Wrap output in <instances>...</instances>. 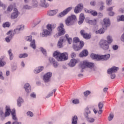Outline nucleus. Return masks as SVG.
<instances>
[{"label": "nucleus", "instance_id": "nucleus-1", "mask_svg": "<svg viewBox=\"0 0 124 124\" xmlns=\"http://www.w3.org/2000/svg\"><path fill=\"white\" fill-rule=\"evenodd\" d=\"M90 57L92 60L94 61H107L110 58V54L98 55L94 53H92Z\"/></svg>", "mask_w": 124, "mask_h": 124}, {"label": "nucleus", "instance_id": "nucleus-2", "mask_svg": "<svg viewBox=\"0 0 124 124\" xmlns=\"http://www.w3.org/2000/svg\"><path fill=\"white\" fill-rule=\"evenodd\" d=\"M93 68L94 64L92 62H81L79 65V68L81 72H84L85 68Z\"/></svg>", "mask_w": 124, "mask_h": 124}, {"label": "nucleus", "instance_id": "nucleus-3", "mask_svg": "<svg viewBox=\"0 0 124 124\" xmlns=\"http://www.w3.org/2000/svg\"><path fill=\"white\" fill-rule=\"evenodd\" d=\"M99 45L103 50H106L109 49V44L106 40H101L99 43Z\"/></svg>", "mask_w": 124, "mask_h": 124}, {"label": "nucleus", "instance_id": "nucleus-4", "mask_svg": "<svg viewBox=\"0 0 124 124\" xmlns=\"http://www.w3.org/2000/svg\"><path fill=\"white\" fill-rule=\"evenodd\" d=\"M76 20V16L75 15H72L68 17L65 20V23L67 26H71L75 22Z\"/></svg>", "mask_w": 124, "mask_h": 124}, {"label": "nucleus", "instance_id": "nucleus-5", "mask_svg": "<svg viewBox=\"0 0 124 124\" xmlns=\"http://www.w3.org/2000/svg\"><path fill=\"white\" fill-rule=\"evenodd\" d=\"M84 44V42L82 41H81L79 44H73V49L75 51H79V50H81V49L83 48Z\"/></svg>", "mask_w": 124, "mask_h": 124}, {"label": "nucleus", "instance_id": "nucleus-6", "mask_svg": "<svg viewBox=\"0 0 124 124\" xmlns=\"http://www.w3.org/2000/svg\"><path fill=\"white\" fill-rule=\"evenodd\" d=\"M63 24L61 23L60 24V26L58 27V36H61L62 35H63L65 33V30H64V28H63Z\"/></svg>", "mask_w": 124, "mask_h": 124}, {"label": "nucleus", "instance_id": "nucleus-7", "mask_svg": "<svg viewBox=\"0 0 124 124\" xmlns=\"http://www.w3.org/2000/svg\"><path fill=\"white\" fill-rule=\"evenodd\" d=\"M68 60V54L67 52H63L61 53L59 56V62H63L64 61H67Z\"/></svg>", "mask_w": 124, "mask_h": 124}, {"label": "nucleus", "instance_id": "nucleus-8", "mask_svg": "<svg viewBox=\"0 0 124 124\" xmlns=\"http://www.w3.org/2000/svg\"><path fill=\"white\" fill-rule=\"evenodd\" d=\"M80 33L85 39H90L92 37V35L86 32V31L84 30H81Z\"/></svg>", "mask_w": 124, "mask_h": 124}, {"label": "nucleus", "instance_id": "nucleus-9", "mask_svg": "<svg viewBox=\"0 0 124 124\" xmlns=\"http://www.w3.org/2000/svg\"><path fill=\"white\" fill-rule=\"evenodd\" d=\"M19 14L20 13H19L18 10L16 8H15L13 13L11 15V19H13V20L16 19V18H18Z\"/></svg>", "mask_w": 124, "mask_h": 124}, {"label": "nucleus", "instance_id": "nucleus-10", "mask_svg": "<svg viewBox=\"0 0 124 124\" xmlns=\"http://www.w3.org/2000/svg\"><path fill=\"white\" fill-rule=\"evenodd\" d=\"M72 9V7H70L66 9L63 12H61L60 14H59L58 17L60 18H62V17H63V16H65L67 13L69 12Z\"/></svg>", "mask_w": 124, "mask_h": 124}, {"label": "nucleus", "instance_id": "nucleus-11", "mask_svg": "<svg viewBox=\"0 0 124 124\" xmlns=\"http://www.w3.org/2000/svg\"><path fill=\"white\" fill-rule=\"evenodd\" d=\"M7 34L9 35L5 38L6 42H10V40L12 39V37L14 36V32L13 31H10L7 33Z\"/></svg>", "mask_w": 124, "mask_h": 124}, {"label": "nucleus", "instance_id": "nucleus-12", "mask_svg": "<svg viewBox=\"0 0 124 124\" xmlns=\"http://www.w3.org/2000/svg\"><path fill=\"white\" fill-rule=\"evenodd\" d=\"M119 70V67L116 66H113L111 68L108 69V74H112V73H116Z\"/></svg>", "mask_w": 124, "mask_h": 124}, {"label": "nucleus", "instance_id": "nucleus-13", "mask_svg": "<svg viewBox=\"0 0 124 124\" xmlns=\"http://www.w3.org/2000/svg\"><path fill=\"white\" fill-rule=\"evenodd\" d=\"M51 77H52V73L48 72L44 76V78H43L44 82H45L46 83L49 82V81L50 80V78H51Z\"/></svg>", "mask_w": 124, "mask_h": 124}, {"label": "nucleus", "instance_id": "nucleus-14", "mask_svg": "<svg viewBox=\"0 0 124 124\" xmlns=\"http://www.w3.org/2000/svg\"><path fill=\"white\" fill-rule=\"evenodd\" d=\"M103 28L106 29L108 27H109L110 25V19L109 18H105L103 19Z\"/></svg>", "mask_w": 124, "mask_h": 124}, {"label": "nucleus", "instance_id": "nucleus-15", "mask_svg": "<svg viewBox=\"0 0 124 124\" xmlns=\"http://www.w3.org/2000/svg\"><path fill=\"white\" fill-rule=\"evenodd\" d=\"M83 7V4L80 3L78 4L75 8L74 10L75 13H79L81 10H82V8Z\"/></svg>", "mask_w": 124, "mask_h": 124}, {"label": "nucleus", "instance_id": "nucleus-16", "mask_svg": "<svg viewBox=\"0 0 124 124\" xmlns=\"http://www.w3.org/2000/svg\"><path fill=\"white\" fill-rule=\"evenodd\" d=\"M52 32L48 30H44L42 33H41L40 35L42 37H45V36H47V35H50Z\"/></svg>", "mask_w": 124, "mask_h": 124}, {"label": "nucleus", "instance_id": "nucleus-17", "mask_svg": "<svg viewBox=\"0 0 124 124\" xmlns=\"http://www.w3.org/2000/svg\"><path fill=\"white\" fill-rule=\"evenodd\" d=\"M79 21L78 22L79 25L83 24L84 20H85V15L83 14H80L79 18Z\"/></svg>", "mask_w": 124, "mask_h": 124}, {"label": "nucleus", "instance_id": "nucleus-18", "mask_svg": "<svg viewBox=\"0 0 124 124\" xmlns=\"http://www.w3.org/2000/svg\"><path fill=\"white\" fill-rule=\"evenodd\" d=\"M88 55H89V52L87 49H84L79 54V57L83 58V57H87Z\"/></svg>", "mask_w": 124, "mask_h": 124}, {"label": "nucleus", "instance_id": "nucleus-19", "mask_svg": "<svg viewBox=\"0 0 124 124\" xmlns=\"http://www.w3.org/2000/svg\"><path fill=\"white\" fill-rule=\"evenodd\" d=\"M61 52L58 51H55L53 54V57L56 58V59L58 62H59L60 61L59 58H60V56H61Z\"/></svg>", "mask_w": 124, "mask_h": 124}, {"label": "nucleus", "instance_id": "nucleus-20", "mask_svg": "<svg viewBox=\"0 0 124 124\" xmlns=\"http://www.w3.org/2000/svg\"><path fill=\"white\" fill-rule=\"evenodd\" d=\"M85 12L91 14L93 16H96L97 15V12L92 10L85 9Z\"/></svg>", "mask_w": 124, "mask_h": 124}, {"label": "nucleus", "instance_id": "nucleus-21", "mask_svg": "<svg viewBox=\"0 0 124 124\" xmlns=\"http://www.w3.org/2000/svg\"><path fill=\"white\" fill-rule=\"evenodd\" d=\"M40 4L43 7L46 8L49 6V4L46 3V0H41Z\"/></svg>", "mask_w": 124, "mask_h": 124}, {"label": "nucleus", "instance_id": "nucleus-22", "mask_svg": "<svg viewBox=\"0 0 124 124\" xmlns=\"http://www.w3.org/2000/svg\"><path fill=\"white\" fill-rule=\"evenodd\" d=\"M24 30V25H21L18 28L14 30L15 33H20V31H23Z\"/></svg>", "mask_w": 124, "mask_h": 124}, {"label": "nucleus", "instance_id": "nucleus-23", "mask_svg": "<svg viewBox=\"0 0 124 124\" xmlns=\"http://www.w3.org/2000/svg\"><path fill=\"white\" fill-rule=\"evenodd\" d=\"M104 28V27H103L98 31H93L95 32V33H96V34H98V33L100 34H102V33H103L105 31Z\"/></svg>", "mask_w": 124, "mask_h": 124}, {"label": "nucleus", "instance_id": "nucleus-24", "mask_svg": "<svg viewBox=\"0 0 124 124\" xmlns=\"http://www.w3.org/2000/svg\"><path fill=\"white\" fill-rule=\"evenodd\" d=\"M24 88H25V91H26V92H27V93L31 92V85H30V84H29L28 83H26L24 85Z\"/></svg>", "mask_w": 124, "mask_h": 124}, {"label": "nucleus", "instance_id": "nucleus-25", "mask_svg": "<svg viewBox=\"0 0 124 124\" xmlns=\"http://www.w3.org/2000/svg\"><path fill=\"white\" fill-rule=\"evenodd\" d=\"M10 112H11V110H10V108L9 107L6 106V112H5V117L9 116V115H10Z\"/></svg>", "mask_w": 124, "mask_h": 124}, {"label": "nucleus", "instance_id": "nucleus-26", "mask_svg": "<svg viewBox=\"0 0 124 124\" xmlns=\"http://www.w3.org/2000/svg\"><path fill=\"white\" fill-rule=\"evenodd\" d=\"M46 29H47V30L49 31H51L52 32V31H53V29H55V26L53 25L47 24L46 25Z\"/></svg>", "mask_w": 124, "mask_h": 124}, {"label": "nucleus", "instance_id": "nucleus-27", "mask_svg": "<svg viewBox=\"0 0 124 124\" xmlns=\"http://www.w3.org/2000/svg\"><path fill=\"white\" fill-rule=\"evenodd\" d=\"M30 47L32 48V49H34V50H35V49H36V46L35 45V40H33L32 41H31V43L30 44Z\"/></svg>", "mask_w": 124, "mask_h": 124}, {"label": "nucleus", "instance_id": "nucleus-28", "mask_svg": "<svg viewBox=\"0 0 124 124\" xmlns=\"http://www.w3.org/2000/svg\"><path fill=\"white\" fill-rule=\"evenodd\" d=\"M86 23H88V24H89V25H96L97 21H96V19H94L93 20H86Z\"/></svg>", "mask_w": 124, "mask_h": 124}, {"label": "nucleus", "instance_id": "nucleus-29", "mask_svg": "<svg viewBox=\"0 0 124 124\" xmlns=\"http://www.w3.org/2000/svg\"><path fill=\"white\" fill-rule=\"evenodd\" d=\"M56 14H57V11L55 10L50 11L47 13L48 16H54V15H56Z\"/></svg>", "mask_w": 124, "mask_h": 124}, {"label": "nucleus", "instance_id": "nucleus-30", "mask_svg": "<svg viewBox=\"0 0 124 124\" xmlns=\"http://www.w3.org/2000/svg\"><path fill=\"white\" fill-rule=\"evenodd\" d=\"M62 42H63V38H61L59 40L58 43V47L59 48H62Z\"/></svg>", "mask_w": 124, "mask_h": 124}, {"label": "nucleus", "instance_id": "nucleus-31", "mask_svg": "<svg viewBox=\"0 0 124 124\" xmlns=\"http://www.w3.org/2000/svg\"><path fill=\"white\" fill-rule=\"evenodd\" d=\"M43 69H44V67H39L38 69L35 70L34 73H39V72H41V71H42Z\"/></svg>", "mask_w": 124, "mask_h": 124}, {"label": "nucleus", "instance_id": "nucleus-32", "mask_svg": "<svg viewBox=\"0 0 124 124\" xmlns=\"http://www.w3.org/2000/svg\"><path fill=\"white\" fill-rule=\"evenodd\" d=\"M78 121V117H77V116H75L72 118V124H77Z\"/></svg>", "mask_w": 124, "mask_h": 124}, {"label": "nucleus", "instance_id": "nucleus-33", "mask_svg": "<svg viewBox=\"0 0 124 124\" xmlns=\"http://www.w3.org/2000/svg\"><path fill=\"white\" fill-rule=\"evenodd\" d=\"M13 8V6H12V5H10L7 9L6 11H5V13H9V12H11V11H12V9Z\"/></svg>", "mask_w": 124, "mask_h": 124}, {"label": "nucleus", "instance_id": "nucleus-34", "mask_svg": "<svg viewBox=\"0 0 124 124\" xmlns=\"http://www.w3.org/2000/svg\"><path fill=\"white\" fill-rule=\"evenodd\" d=\"M73 44H79L80 43V40H79V38L78 37H75L73 39Z\"/></svg>", "mask_w": 124, "mask_h": 124}, {"label": "nucleus", "instance_id": "nucleus-35", "mask_svg": "<svg viewBox=\"0 0 124 124\" xmlns=\"http://www.w3.org/2000/svg\"><path fill=\"white\" fill-rule=\"evenodd\" d=\"M107 42H108L109 44H111V43L113 42V38H112V37H111L110 36H108L107 37Z\"/></svg>", "mask_w": 124, "mask_h": 124}, {"label": "nucleus", "instance_id": "nucleus-36", "mask_svg": "<svg viewBox=\"0 0 124 124\" xmlns=\"http://www.w3.org/2000/svg\"><path fill=\"white\" fill-rule=\"evenodd\" d=\"M23 102V99L22 98H19L17 100V105L20 107L22 105V103Z\"/></svg>", "mask_w": 124, "mask_h": 124}, {"label": "nucleus", "instance_id": "nucleus-37", "mask_svg": "<svg viewBox=\"0 0 124 124\" xmlns=\"http://www.w3.org/2000/svg\"><path fill=\"white\" fill-rule=\"evenodd\" d=\"M8 53L10 56V60H13L14 56L13 54H12V50L10 49L9 50H8Z\"/></svg>", "mask_w": 124, "mask_h": 124}, {"label": "nucleus", "instance_id": "nucleus-38", "mask_svg": "<svg viewBox=\"0 0 124 124\" xmlns=\"http://www.w3.org/2000/svg\"><path fill=\"white\" fill-rule=\"evenodd\" d=\"M65 37L67 39L69 44H71V43L72 42V39H71V38H69L68 34H66Z\"/></svg>", "mask_w": 124, "mask_h": 124}, {"label": "nucleus", "instance_id": "nucleus-39", "mask_svg": "<svg viewBox=\"0 0 124 124\" xmlns=\"http://www.w3.org/2000/svg\"><path fill=\"white\" fill-rule=\"evenodd\" d=\"M28 55L27 53H24V54H20L18 56L20 59H22V58H27Z\"/></svg>", "mask_w": 124, "mask_h": 124}, {"label": "nucleus", "instance_id": "nucleus-40", "mask_svg": "<svg viewBox=\"0 0 124 124\" xmlns=\"http://www.w3.org/2000/svg\"><path fill=\"white\" fill-rule=\"evenodd\" d=\"M2 26L3 28H9L10 27V23L9 22H5Z\"/></svg>", "mask_w": 124, "mask_h": 124}, {"label": "nucleus", "instance_id": "nucleus-41", "mask_svg": "<svg viewBox=\"0 0 124 124\" xmlns=\"http://www.w3.org/2000/svg\"><path fill=\"white\" fill-rule=\"evenodd\" d=\"M40 49L41 52L43 53V55H45V56H46V54H47L46 49L43 48V47H41Z\"/></svg>", "mask_w": 124, "mask_h": 124}, {"label": "nucleus", "instance_id": "nucleus-42", "mask_svg": "<svg viewBox=\"0 0 124 124\" xmlns=\"http://www.w3.org/2000/svg\"><path fill=\"white\" fill-rule=\"evenodd\" d=\"M118 22H120V21H124V16L122 15L119 17V18H117Z\"/></svg>", "mask_w": 124, "mask_h": 124}, {"label": "nucleus", "instance_id": "nucleus-43", "mask_svg": "<svg viewBox=\"0 0 124 124\" xmlns=\"http://www.w3.org/2000/svg\"><path fill=\"white\" fill-rule=\"evenodd\" d=\"M75 64H76V63L75 62H69L68 63V65H69L70 67H73V66H75Z\"/></svg>", "mask_w": 124, "mask_h": 124}, {"label": "nucleus", "instance_id": "nucleus-44", "mask_svg": "<svg viewBox=\"0 0 124 124\" xmlns=\"http://www.w3.org/2000/svg\"><path fill=\"white\" fill-rule=\"evenodd\" d=\"M100 4H101V5L100 7V10H103V9H104V7H105L103 2H102V1L100 2Z\"/></svg>", "mask_w": 124, "mask_h": 124}, {"label": "nucleus", "instance_id": "nucleus-45", "mask_svg": "<svg viewBox=\"0 0 124 124\" xmlns=\"http://www.w3.org/2000/svg\"><path fill=\"white\" fill-rule=\"evenodd\" d=\"M114 118V115L113 114H110L108 116V121H112Z\"/></svg>", "mask_w": 124, "mask_h": 124}, {"label": "nucleus", "instance_id": "nucleus-46", "mask_svg": "<svg viewBox=\"0 0 124 124\" xmlns=\"http://www.w3.org/2000/svg\"><path fill=\"white\" fill-rule=\"evenodd\" d=\"M110 75L111 79H115V78H116V74H115V73L110 74Z\"/></svg>", "mask_w": 124, "mask_h": 124}, {"label": "nucleus", "instance_id": "nucleus-47", "mask_svg": "<svg viewBox=\"0 0 124 124\" xmlns=\"http://www.w3.org/2000/svg\"><path fill=\"white\" fill-rule=\"evenodd\" d=\"M27 116L29 117H33V113L31 111H29L27 113Z\"/></svg>", "mask_w": 124, "mask_h": 124}, {"label": "nucleus", "instance_id": "nucleus-48", "mask_svg": "<svg viewBox=\"0 0 124 124\" xmlns=\"http://www.w3.org/2000/svg\"><path fill=\"white\" fill-rule=\"evenodd\" d=\"M0 6L1 7H2L3 8V9H4L5 8V7H6V6L5 5V4H3L2 2H1L0 0Z\"/></svg>", "mask_w": 124, "mask_h": 124}, {"label": "nucleus", "instance_id": "nucleus-49", "mask_svg": "<svg viewBox=\"0 0 124 124\" xmlns=\"http://www.w3.org/2000/svg\"><path fill=\"white\" fill-rule=\"evenodd\" d=\"M12 115V119L14 121H18V119L16 117V114H13Z\"/></svg>", "mask_w": 124, "mask_h": 124}, {"label": "nucleus", "instance_id": "nucleus-50", "mask_svg": "<svg viewBox=\"0 0 124 124\" xmlns=\"http://www.w3.org/2000/svg\"><path fill=\"white\" fill-rule=\"evenodd\" d=\"M90 93H91V92L89 91H87L86 92L84 93V94L85 96H88V95H89Z\"/></svg>", "mask_w": 124, "mask_h": 124}, {"label": "nucleus", "instance_id": "nucleus-51", "mask_svg": "<svg viewBox=\"0 0 124 124\" xmlns=\"http://www.w3.org/2000/svg\"><path fill=\"white\" fill-rule=\"evenodd\" d=\"M72 103L74 104H78V103H79V100L78 99L73 100Z\"/></svg>", "mask_w": 124, "mask_h": 124}, {"label": "nucleus", "instance_id": "nucleus-52", "mask_svg": "<svg viewBox=\"0 0 124 124\" xmlns=\"http://www.w3.org/2000/svg\"><path fill=\"white\" fill-rule=\"evenodd\" d=\"M88 122H89V123H93V122H94V119L93 118H88Z\"/></svg>", "mask_w": 124, "mask_h": 124}, {"label": "nucleus", "instance_id": "nucleus-53", "mask_svg": "<svg viewBox=\"0 0 124 124\" xmlns=\"http://www.w3.org/2000/svg\"><path fill=\"white\" fill-rule=\"evenodd\" d=\"M98 107L99 109H102V108H103V104H102V103H99L98 104Z\"/></svg>", "mask_w": 124, "mask_h": 124}, {"label": "nucleus", "instance_id": "nucleus-54", "mask_svg": "<svg viewBox=\"0 0 124 124\" xmlns=\"http://www.w3.org/2000/svg\"><path fill=\"white\" fill-rule=\"evenodd\" d=\"M52 65L54 66V67H58L59 66V63L57 62H53Z\"/></svg>", "mask_w": 124, "mask_h": 124}, {"label": "nucleus", "instance_id": "nucleus-55", "mask_svg": "<svg viewBox=\"0 0 124 124\" xmlns=\"http://www.w3.org/2000/svg\"><path fill=\"white\" fill-rule=\"evenodd\" d=\"M79 62V60L73 59L71 60L70 62Z\"/></svg>", "mask_w": 124, "mask_h": 124}, {"label": "nucleus", "instance_id": "nucleus-56", "mask_svg": "<svg viewBox=\"0 0 124 124\" xmlns=\"http://www.w3.org/2000/svg\"><path fill=\"white\" fill-rule=\"evenodd\" d=\"M112 4V0H107V4L108 5H110Z\"/></svg>", "mask_w": 124, "mask_h": 124}, {"label": "nucleus", "instance_id": "nucleus-57", "mask_svg": "<svg viewBox=\"0 0 124 124\" xmlns=\"http://www.w3.org/2000/svg\"><path fill=\"white\" fill-rule=\"evenodd\" d=\"M32 37L31 36H30L27 37V41H31L32 40Z\"/></svg>", "mask_w": 124, "mask_h": 124}, {"label": "nucleus", "instance_id": "nucleus-58", "mask_svg": "<svg viewBox=\"0 0 124 124\" xmlns=\"http://www.w3.org/2000/svg\"><path fill=\"white\" fill-rule=\"evenodd\" d=\"M0 79H2V80L4 79V77L2 76V72L1 71H0Z\"/></svg>", "mask_w": 124, "mask_h": 124}, {"label": "nucleus", "instance_id": "nucleus-59", "mask_svg": "<svg viewBox=\"0 0 124 124\" xmlns=\"http://www.w3.org/2000/svg\"><path fill=\"white\" fill-rule=\"evenodd\" d=\"M118 46L117 45H114V46H112V48L114 50H118Z\"/></svg>", "mask_w": 124, "mask_h": 124}, {"label": "nucleus", "instance_id": "nucleus-60", "mask_svg": "<svg viewBox=\"0 0 124 124\" xmlns=\"http://www.w3.org/2000/svg\"><path fill=\"white\" fill-rule=\"evenodd\" d=\"M71 58H72V59H74V58H75V57H76V54H75V53H74V52H73L71 54Z\"/></svg>", "mask_w": 124, "mask_h": 124}, {"label": "nucleus", "instance_id": "nucleus-61", "mask_svg": "<svg viewBox=\"0 0 124 124\" xmlns=\"http://www.w3.org/2000/svg\"><path fill=\"white\" fill-rule=\"evenodd\" d=\"M49 61L50 62H55V59L52 57L49 58Z\"/></svg>", "mask_w": 124, "mask_h": 124}, {"label": "nucleus", "instance_id": "nucleus-62", "mask_svg": "<svg viewBox=\"0 0 124 124\" xmlns=\"http://www.w3.org/2000/svg\"><path fill=\"white\" fill-rule=\"evenodd\" d=\"M24 7L25 9H31V7L28 5H25Z\"/></svg>", "mask_w": 124, "mask_h": 124}, {"label": "nucleus", "instance_id": "nucleus-63", "mask_svg": "<svg viewBox=\"0 0 124 124\" xmlns=\"http://www.w3.org/2000/svg\"><path fill=\"white\" fill-rule=\"evenodd\" d=\"M86 114H90V113H91V111L89 110V108H86Z\"/></svg>", "mask_w": 124, "mask_h": 124}, {"label": "nucleus", "instance_id": "nucleus-64", "mask_svg": "<svg viewBox=\"0 0 124 124\" xmlns=\"http://www.w3.org/2000/svg\"><path fill=\"white\" fill-rule=\"evenodd\" d=\"M13 124H21V122H14L13 123Z\"/></svg>", "mask_w": 124, "mask_h": 124}]
</instances>
